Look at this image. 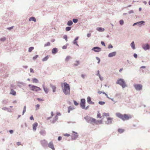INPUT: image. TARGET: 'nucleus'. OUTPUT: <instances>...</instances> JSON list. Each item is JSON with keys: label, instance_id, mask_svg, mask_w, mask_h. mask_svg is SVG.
<instances>
[{"label": "nucleus", "instance_id": "1", "mask_svg": "<svg viewBox=\"0 0 150 150\" xmlns=\"http://www.w3.org/2000/svg\"><path fill=\"white\" fill-rule=\"evenodd\" d=\"M116 116L118 117L121 119L123 121L129 120L132 117V116L130 114H122L118 112L116 113Z\"/></svg>", "mask_w": 150, "mask_h": 150}, {"label": "nucleus", "instance_id": "2", "mask_svg": "<svg viewBox=\"0 0 150 150\" xmlns=\"http://www.w3.org/2000/svg\"><path fill=\"white\" fill-rule=\"evenodd\" d=\"M62 88L64 87L63 89L64 93L66 95L69 94L70 92V87L69 85L66 82L62 83H61Z\"/></svg>", "mask_w": 150, "mask_h": 150}, {"label": "nucleus", "instance_id": "3", "mask_svg": "<svg viewBox=\"0 0 150 150\" xmlns=\"http://www.w3.org/2000/svg\"><path fill=\"white\" fill-rule=\"evenodd\" d=\"M90 120L91 123L93 124H95L97 125L102 124L103 122L102 120H96V119L93 118H91Z\"/></svg>", "mask_w": 150, "mask_h": 150}, {"label": "nucleus", "instance_id": "4", "mask_svg": "<svg viewBox=\"0 0 150 150\" xmlns=\"http://www.w3.org/2000/svg\"><path fill=\"white\" fill-rule=\"evenodd\" d=\"M28 86L30 90L38 92L41 90L40 87L33 85L29 84Z\"/></svg>", "mask_w": 150, "mask_h": 150}, {"label": "nucleus", "instance_id": "5", "mask_svg": "<svg viewBox=\"0 0 150 150\" xmlns=\"http://www.w3.org/2000/svg\"><path fill=\"white\" fill-rule=\"evenodd\" d=\"M116 83L120 85L122 88H124L126 86V85L124 80L121 79H118L116 82Z\"/></svg>", "mask_w": 150, "mask_h": 150}, {"label": "nucleus", "instance_id": "6", "mask_svg": "<svg viewBox=\"0 0 150 150\" xmlns=\"http://www.w3.org/2000/svg\"><path fill=\"white\" fill-rule=\"evenodd\" d=\"M85 100L84 99H82L81 100L80 104L81 108L83 109H87V108H85Z\"/></svg>", "mask_w": 150, "mask_h": 150}, {"label": "nucleus", "instance_id": "7", "mask_svg": "<svg viewBox=\"0 0 150 150\" xmlns=\"http://www.w3.org/2000/svg\"><path fill=\"white\" fill-rule=\"evenodd\" d=\"M134 87L137 90H140L142 89V86L140 84H136L134 85Z\"/></svg>", "mask_w": 150, "mask_h": 150}, {"label": "nucleus", "instance_id": "8", "mask_svg": "<svg viewBox=\"0 0 150 150\" xmlns=\"http://www.w3.org/2000/svg\"><path fill=\"white\" fill-rule=\"evenodd\" d=\"M92 50H93L96 52H99L101 51V49L100 47H93L92 49Z\"/></svg>", "mask_w": 150, "mask_h": 150}, {"label": "nucleus", "instance_id": "9", "mask_svg": "<svg viewBox=\"0 0 150 150\" xmlns=\"http://www.w3.org/2000/svg\"><path fill=\"white\" fill-rule=\"evenodd\" d=\"M112 118L108 117L107 118V120L106 121V124H110L112 123Z\"/></svg>", "mask_w": 150, "mask_h": 150}, {"label": "nucleus", "instance_id": "10", "mask_svg": "<svg viewBox=\"0 0 150 150\" xmlns=\"http://www.w3.org/2000/svg\"><path fill=\"white\" fill-rule=\"evenodd\" d=\"M142 47L144 50H146L149 48V46L148 44H144L142 45Z\"/></svg>", "mask_w": 150, "mask_h": 150}, {"label": "nucleus", "instance_id": "11", "mask_svg": "<svg viewBox=\"0 0 150 150\" xmlns=\"http://www.w3.org/2000/svg\"><path fill=\"white\" fill-rule=\"evenodd\" d=\"M87 101L88 103L89 104H94V103L93 102H92L91 100V98L88 96L87 98Z\"/></svg>", "mask_w": 150, "mask_h": 150}, {"label": "nucleus", "instance_id": "12", "mask_svg": "<svg viewBox=\"0 0 150 150\" xmlns=\"http://www.w3.org/2000/svg\"><path fill=\"white\" fill-rule=\"evenodd\" d=\"M38 124L37 122H35L33 124V129L34 131H35L36 130V127L38 126Z\"/></svg>", "mask_w": 150, "mask_h": 150}, {"label": "nucleus", "instance_id": "13", "mask_svg": "<svg viewBox=\"0 0 150 150\" xmlns=\"http://www.w3.org/2000/svg\"><path fill=\"white\" fill-rule=\"evenodd\" d=\"M116 54V52H114L109 53L108 55L109 57H111L115 56Z\"/></svg>", "mask_w": 150, "mask_h": 150}, {"label": "nucleus", "instance_id": "14", "mask_svg": "<svg viewBox=\"0 0 150 150\" xmlns=\"http://www.w3.org/2000/svg\"><path fill=\"white\" fill-rule=\"evenodd\" d=\"M73 132L74 133V134L72 135V139H75L78 137V135H77V133L75 132Z\"/></svg>", "mask_w": 150, "mask_h": 150}, {"label": "nucleus", "instance_id": "15", "mask_svg": "<svg viewBox=\"0 0 150 150\" xmlns=\"http://www.w3.org/2000/svg\"><path fill=\"white\" fill-rule=\"evenodd\" d=\"M43 87L44 89V90L46 93H47L49 91V89L48 88L46 87L45 86L43 85Z\"/></svg>", "mask_w": 150, "mask_h": 150}, {"label": "nucleus", "instance_id": "16", "mask_svg": "<svg viewBox=\"0 0 150 150\" xmlns=\"http://www.w3.org/2000/svg\"><path fill=\"white\" fill-rule=\"evenodd\" d=\"M49 147L51 148L53 150H54V147L52 143L50 142L48 144Z\"/></svg>", "mask_w": 150, "mask_h": 150}, {"label": "nucleus", "instance_id": "17", "mask_svg": "<svg viewBox=\"0 0 150 150\" xmlns=\"http://www.w3.org/2000/svg\"><path fill=\"white\" fill-rule=\"evenodd\" d=\"M57 49L56 48H54L52 50V53L53 54H55L57 52Z\"/></svg>", "mask_w": 150, "mask_h": 150}, {"label": "nucleus", "instance_id": "18", "mask_svg": "<svg viewBox=\"0 0 150 150\" xmlns=\"http://www.w3.org/2000/svg\"><path fill=\"white\" fill-rule=\"evenodd\" d=\"M10 94L14 96H15L16 95V92L13 90L11 89Z\"/></svg>", "mask_w": 150, "mask_h": 150}, {"label": "nucleus", "instance_id": "19", "mask_svg": "<svg viewBox=\"0 0 150 150\" xmlns=\"http://www.w3.org/2000/svg\"><path fill=\"white\" fill-rule=\"evenodd\" d=\"M50 86L52 89L53 92H55L56 89V88L55 87V86L51 85Z\"/></svg>", "mask_w": 150, "mask_h": 150}, {"label": "nucleus", "instance_id": "20", "mask_svg": "<svg viewBox=\"0 0 150 150\" xmlns=\"http://www.w3.org/2000/svg\"><path fill=\"white\" fill-rule=\"evenodd\" d=\"M125 131V130L124 129L121 128H119L118 129V131L120 133H122L124 132Z\"/></svg>", "mask_w": 150, "mask_h": 150}, {"label": "nucleus", "instance_id": "21", "mask_svg": "<svg viewBox=\"0 0 150 150\" xmlns=\"http://www.w3.org/2000/svg\"><path fill=\"white\" fill-rule=\"evenodd\" d=\"M102 117L99 111H98L97 115V118H101Z\"/></svg>", "mask_w": 150, "mask_h": 150}, {"label": "nucleus", "instance_id": "22", "mask_svg": "<svg viewBox=\"0 0 150 150\" xmlns=\"http://www.w3.org/2000/svg\"><path fill=\"white\" fill-rule=\"evenodd\" d=\"M97 30L100 32L103 31L104 30V29L102 28H97Z\"/></svg>", "mask_w": 150, "mask_h": 150}, {"label": "nucleus", "instance_id": "23", "mask_svg": "<svg viewBox=\"0 0 150 150\" xmlns=\"http://www.w3.org/2000/svg\"><path fill=\"white\" fill-rule=\"evenodd\" d=\"M32 81L33 83H38V80L36 78H33Z\"/></svg>", "mask_w": 150, "mask_h": 150}, {"label": "nucleus", "instance_id": "24", "mask_svg": "<svg viewBox=\"0 0 150 150\" xmlns=\"http://www.w3.org/2000/svg\"><path fill=\"white\" fill-rule=\"evenodd\" d=\"M131 46L133 49H135V45L134 44V42L133 41L132 42L131 44Z\"/></svg>", "mask_w": 150, "mask_h": 150}, {"label": "nucleus", "instance_id": "25", "mask_svg": "<svg viewBox=\"0 0 150 150\" xmlns=\"http://www.w3.org/2000/svg\"><path fill=\"white\" fill-rule=\"evenodd\" d=\"M29 21H33L35 22L36 21L35 18L33 17H32L30 18L29 19Z\"/></svg>", "mask_w": 150, "mask_h": 150}, {"label": "nucleus", "instance_id": "26", "mask_svg": "<svg viewBox=\"0 0 150 150\" xmlns=\"http://www.w3.org/2000/svg\"><path fill=\"white\" fill-rule=\"evenodd\" d=\"M49 58V56L47 55L42 60V61L44 62L47 61Z\"/></svg>", "mask_w": 150, "mask_h": 150}, {"label": "nucleus", "instance_id": "27", "mask_svg": "<svg viewBox=\"0 0 150 150\" xmlns=\"http://www.w3.org/2000/svg\"><path fill=\"white\" fill-rule=\"evenodd\" d=\"M109 116V114L108 113H103V116L104 117L105 116L106 117H108Z\"/></svg>", "mask_w": 150, "mask_h": 150}, {"label": "nucleus", "instance_id": "28", "mask_svg": "<svg viewBox=\"0 0 150 150\" xmlns=\"http://www.w3.org/2000/svg\"><path fill=\"white\" fill-rule=\"evenodd\" d=\"M73 24V22L72 21H68L67 24L68 25L70 26L72 25Z\"/></svg>", "mask_w": 150, "mask_h": 150}, {"label": "nucleus", "instance_id": "29", "mask_svg": "<svg viewBox=\"0 0 150 150\" xmlns=\"http://www.w3.org/2000/svg\"><path fill=\"white\" fill-rule=\"evenodd\" d=\"M41 143L43 146H44L45 144L47 143V142L45 140H43L41 141Z\"/></svg>", "mask_w": 150, "mask_h": 150}, {"label": "nucleus", "instance_id": "30", "mask_svg": "<svg viewBox=\"0 0 150 150\" xmlns=\"http://www.w3.org/2000/svg\"><path fill=\"white\" fill-rule=\"evenodd\" d=\"M70 59H71V57L70 56H68L66 57V58L65 59V61L68 62Z\"/></svg>", "mask_w": 150, "mask_h": 150}, {"label": "nucleus", "instance_id": "31", "mask_svg": "<svg viewBox=\"0 0 150 150\" xmlns=\"http://www.w3.org/2000/svg\"><path fill=\"white\" fill-rule=\"evenodd\" d=\"M79 64V62L78 61H76L75 62V63L74 64V66H77Z\"/></svg>", "mask_w": 150, "mask_h": 150}, {"label": "nucleus", "instance_id": "32", "mask_svg": "<svg viewBox=\"0 0 150 150\" xmlns=\"http://www.w3.org/2000/svg\"><path fill=\"white\" fill-rule=\"evenodd\" d=\"M144 23V21H141L139 22H137V23H134L133 25V26H134V25H135L137 24H138V23H141V24H142Z\"/></svg>", "mask_w": 150, "mask_h": 150}, {"label": "nucleus", "instance_id": "33", "mask_svg": "<svg viewBox=\"0 0 150 150\" xmlns=\"http://www.w3.org/2000/svg\"><path fill=\"white\" fill-rule=\"evenodd\" d=\"M71 27H67L66 28V30L67 31H69L71 29Z\"/></svg>", "mask_w": 150, "mask_h": 150}, {"label": "nucleus", "instance_id": "34", "mask_svg": "<svg viewBox=\"0 0 150 150\" xmlns=\"http://www.w3.org/2000/svg\"><path fill=\"white\" fill-rule=\"evenodd\" d=\"M34 49V47H31L29 48L28 49V51L29 52H31L32 50H33Z\"/></svg>", "mask_w": 150, "mask_h": 150}, {"label": "nucleus", "instance_id": "35", "mask_svg": "<svg viewBox=\"0 0 150 150\" xmlns=\"http://www.w3.org/2000/svg\"><path fill=\"white\" fill-rule=\"evenodd\" d=\"M50 42H48L47 43L45 44L44 45L45 47L50 46Z\"/></svg>", "mask_w": 150, "mask_h": 150}, {"label": "nucleus", "instance_id": "36", "mask_svg": "<svg viewBox=\"0 0 150 150\" xmlns=\"http://www.w3.org/2000/svg\"><path fill=\"white\" fill-rule=\"evenodd\" d=\"M99 104L101 105H103L105 104V102L103 101H99L98 102Z\"/></svg>", "mask_w": 150, "mask_h": 150}, {"label": "nucleus", "instance_id": "37", "mask_svg": "<svg viewBox=\"0 0 150 150\" xmlns=\"http://www.w3.org/2000/svg\"><path fill=\"white\" fill-rule=\"evenodd\" d=\"M63 38L66 41H67V35H64Z\"/></svg>", "mask_w": 150, "mask_h": 150}, {"label": "nucleus", "instance_id": "38", "mask_svg": "<svg viewBox=\"0 0 150 150\" xmlns=\"http://www.w3.org/2000/svg\"><path fill=\"white\" fill-rule=\"evenodd\" d=\"M40 107V105L39 104H37L35 106L36 110L38 109Z\"/></svg>", "mask_w": 150, "mask_h": 150}, {"label": "nucleus", "instance_id": "39", "mask_svg": "<svg viewBox=\"0 0 150 150\" xmlns=\"http://www.w3.org/2000/svg\"><path fill=\"white\" fill-rule=\"evenodd\" d=\"M72 110V109L70 106L68 107V112L69 113L70 111Z\"/></svg>", "mask_w": 150, "mask_h": 150}, {"label": "nucleus", "instance_id": "40", "mask_svg": "<svg viewBox=\"0 0 150 150\" xmlns=\"http://www.w3.org/2000/svg\"><path fill=\"white\" fill-rule=\"evenodd\" d=\"M73 21L74 23H76L78 21V20L76 19H73Z\"/></svg>", "mask_w": 150, "mask_h": 150}, {"label": "nucleus", "instance_id": "41", "mask_svg": "<svg viewBox=\"0 0 150 150\" xmlns=\"http://www.w3.org/2000/svg\"><path fill=\"white\" fill-rule=\"evenodd\" d=\"M73 43L74 44L76 45H78L77 44V41H76V40H74Z\"/></svg>", "mask_w": 150, "mask_h": 150}, {"label": "nucleus", "instance_id": "42", "mask_svg": "<svg viewBox=\"0 0 150 150\" xmlns=\"http://www.w3.org/2000/svg\"><path fill=\"white\" fill-rule=\"evenodd\" d=\"M120 25H122L124 23V21L122 20H121L120 21Z\"/></svg>", "mask_w": 150, "mask_h": 150}, {"label": "nucleus", "instance_id": "43", "mask_svg": "<svg viewBox=\"0 0 150 150\" xmlns=\"http://www.w3.org/2000/svg\"><path fill=\"white\" fill-rule=\"evenodd\" d=\"M38 57V55H36V56H35L34 57H33V59H34V60H35V59H36Z\"/></svg>", "mask_w": 150, "mask_h": 150}, {"label": "nucleus", "instance_id": "44", "mask_svg": "<svg viewBox=\"0 0 150 150\" xmlns=\"http://www.w3.org/2000/svg\"><path fill=\"white\" fill-rule=\"evenodd\" d=\"M74 104L75 105H78L79 104L75 100H74Z\"/></svg>", "mask_w": 150, "mask_h": 150}, {"label": "nucleus", "instance_id": "45", "mask_svg": "<svg viewBox=\"0 0 150 150\" xmlns=\"http://www.w3.org/2000/svg\"><path fill=\"white\" fill-rule=\"evenodd\" d=\"M81 77L83 79H85V76H86V75L84 74H82L81 75Z\"/></svg>", "mask_w": 150, "mask_h": 150}, {"label": "nucleus", "instance_id": "46", "mask_svg": "<svg viewBox=\"0 0 150 150\" xmlns=\"http://www.w3.org/2000/svg\"><path fill=\"white\" fill-rule=\"evenodd\" d=\"M2 109L4 110H8V108L6 107H4L2 108Z\"/></svg>", "mask_w": 150, "mask_h": 150}, {"label": "nucleus", "instance_id": "47", "mask_svg": "<svg viewBox=\"0 0 150 150\" xmlns=\"http://www.w3.org/2000/svg\"><path fill=\"white\" fill-rule=\"evenodd\" d=\"M16 145L17 146H18L21 145V143L20 142H17Z\"/></svg>", "mask_w": 150, "mask_h": 150}, {"label": "nucleus", "instance_id": "48", "mask_svg": "<svg viewBox=\"0 0 150 150\" xmlns=\"http://www.w3.org/2000/svg\"><path fill=\"white\" fill-rule=\"evenodd\" d=\"M64 135L65 136L69 137L70 135L68 134H64Z\"/></svg>", "mask_w": 150, "mask_h": 150}, {"label": "nucleus", "instance_id": "49", "mask_svg": "<svg viewBox=\"0 0 150 150\" xmlns=\"http://www.w3.org/2000/svg\"><path fill=\"white\" fill-rule=\"evenodd\" d=\"M2 41H4L6 40V38H1L0 39Z\"/></svg>", "mask_w": 150, "mask_h": 150}, {"label": "nucleus", "instance_id": "50", "mask_svg": "<svg viewBox=\"0 0 150 150\" xmlns=\"http://www.w3.org/2000/svg\"><path fill=\"white\" fill-rule=\"evenodd\" d=\"M37 100H38L39 101H43V100L42 99H40V98H37Z\"/></svg>", "mask_w": 150, "mask_h": 150}, {"label": "nucleus", "instance_id": "51", "mask_svg": "<svg viewBox=\"0 0 150 150\" xmlns=\"http://www.w3.org/2000/svg\"><path fill=\"white\" fill-rule=\"evenodd\" d=\"M134 56L135 58H137V54L135 53L134 54Z\"/></svg>", "mask_w": 150, "mask_h": 150}, {"label": "nucleus", "instance_id": "52", "mask_svg": "<svg viewBox=\"0 0 150 150\" xmlns=\"http://www.w3.org/2000/svg\"><path fill=\"white\" fill-rule=\"evenodd\" d=\"M112 47H113V46L111 45H109L108 47V48L109 49H110V48H112Z\"/></svg>", "mask_w": 150, "mask_h": 150}, {"label": "nucleus", "instance_id": "53", "mask_svg": "<svg viewBox=\"0 0 150 150\" xmlns=\"http://www.w3.org/2000/svg\"><path fill=\"white\" fill-rule=\"evenodd\" d=\"M62 139V137L60 136L59 137H58V139L59 141H60V140H61Z\"/></svg>", "mask_w": 150, "mask_h": 150}, {"label": "nucleus", "instance_id": "54", "mask_svg": "<svg viewBox=\"0 0 150 150\" xmlns=\"http://www.w3.org/2000/svg\"><path fill=\"white\" fill-rule=\"evenodd\" d=\"M101 44L102 45H103L104 46H105V43H104V42H103L101 41Z\"/></svg>", "mask_w": 150, "mask_h": 150}, {"label": "nucleus", "instance_id": "55", "mask_svg": "<svg viewBox=\"0 0 150 150\" xmlns=\"http://www.w3.org/2000/svg\"><path fill=\"white\" fill-rule=\"evenodd\" d=\"M96 58L98 60V63H99L100 62V59L98 57H97Z\"/></svg>", "mask_w": 150, "mask_h": 150}, {"label": "nucleus", "instance_id": "56", "mask_svg": "<svg viewBox=\"0 0 150 150\" xmlns=\"http://www.w3.org/2000/svg\"><path fill=\"white\" fill-rule=\"evenodd\" d=\"M67 48V47L66 46H65V45H64V46H63L62 47V48L63 49H65Z\"/></svg>", "mask_w": 150, "mask_h": 150}, {"label": "nucleus", "instance_id": "57", "mask_svg": "<svg viewBox=\"0 0 150 150\" xmlns=\"http://www.w3.org/2000/svg\"><path fill=\"white\" fill-rule=\"evenodd\" d=\"M30 71L31 72L34 73L33 70L32 68L30 69Z\"/></svg>", "mask_w": 150, "mask_h": 150}, {"label": "nucleus", "instance_id": "58", "mask_svg": "<svg viewBox=\"0 0 150 150\" xmlns=\"http://www.w3.org/2000/svg\"><path fill=\"white\" fill-rule=\"evenodd\" d=\"M91 36V34L90 33H88L87 34V37L88 38L90 37Z\"/></svg>", "mask_w": 150, "mask_h": 150}, {"label": "nucleus", "instance_id": "59", "mask_svg": "<svg viewBox=\"0 0 150 150\" xmlns=\"http://www.w3.org/2000/svg\"><path fill=\"white\" fill-rule=\"evenodd\" d=\"M13 26H12L11 27H10V28H7V29H8V30H11V29L13 28Z\"/></svg>", "mask_w": 150, "mask_h": 150}, {"label": "nucleus", "instance_id": "60", "mask_svg": "<svg viewBox=\"0 0 150 150\" xmlns=\"http://www.w3.org/2000/svg\"><path fill=\"white\" fill-rule=\"evenodd\" d=\"M30 120H34V118H33V116H31L30 118Z\"/></svg>", "mask_w": 150, "mask_h": 150}, {"label": "nucleus", "instance_id": "61", "mask_svg": "<svg viewBox=\"0 0 150 150\" xmlns=\"http://www.w3.org/2000/svg\"><path fill=\"white\" fill-rule=\"evenodd\" d=\"M9 132L11 134H12L13 132V130H10L9 131Z\"/></svg>", "mask_w": 150, "mask_h": 150}, {"label": "nucleus", "instance_id": "62", "mask_svg": "<svg viewBox=\"0 0 150 150\" xmlns=\"http://www.w3.org/2000/svg\"><path fill=\"white\" fill-rule=\"evenodd\" d=\"M26 111V109H23V115Z\"/></svg>", "mask_w": 150, "mask_h": 150}, {"label": "nucleus", "instance_id": "63", "mask_svg": "<svg viewBox=\"0 0 150 150\" xmlns=\"http://www.w3.org/2000/svg\"><path fill=\"white\" fill-rule=\"evenodd\" d=\"M103 93L105 94V95H106V96H107V97L108 98H109V97H108V95H107V94H106L105 93Z\"/></svg>", "mask_w": 150, "mask_h": 150}, {"label": "nucleus", "instance_id": "64", "mask_svg": "<svg viewBox=\"0 0 150 150\" xmlns=\"http://www.w3.org/2000/svg\"><path fill=\"white\" fill-rule=\"evenodd\" d=\"M51 116L52 117L53 115V112H52L51 113Z\"/></svg>", "mask_w": 150, "mask_h": 150}]
</instances>
